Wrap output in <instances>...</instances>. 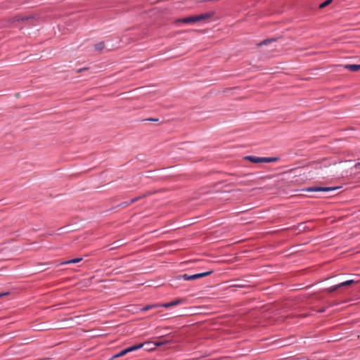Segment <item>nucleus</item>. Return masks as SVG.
I'll use <instances>...</instances> for the list:
<instances>
[{
  "instance_id": "obj_1",
  "label": "nucleus",
  "mask_w": 360,
  "mask_h": 360,
  "mask_svg": "<svg viewBox=\"0 0 360 360\" xmlns=\"http://www.w3.org/2000/svg\"><path fill=\"white\" fill-rule=\"evenodd\" d=\"M212 15H213L212 13H202V14H200V15H192V16H188V17L184 18H179V19L176 20L174 22L175 23L184 22V23H187V24L195 23V22H200V21L206 20L209 19L210 18H211Z\"/></svg>"
},
{
  "instance_id": "obj_2",
  "label": "nucleus",
  "mask_w": 360,
  "mask_h": 360,
  "mask_svg": "<svg viewBox=\"0 0 360 360\" xmlns=\"http://www.w3.org/2000/svg\"><path fill=\"white\" fill-rule=\"evenodd\" d=\"M244 159L252 163H269L276 162L278 160V158H263L252 155L245 156Z\"/></svg>"
},
{
  "instance_id": "obj_3",
  "label": "nucleus",
  "mask_w": 360,
  "mask_h": 360,
  "mask_svg": "<svg viewBox=\"0 0 360 360\" xmlns=\"http://www.w3.org/2000/svg\"><path fill=\"white\" fill-rule=\"evenodd\" d=\"M212 273H213V271H209L200 273V274H193V275H188V274H185L179 275V276H176V279H178V280L184 279V281L195 280L198 278H200L209 276Z\"/></svg>"
},
{
  "instance_id": "obj_4",
  "label": "nucleus",
  "mask_w": 360,
  "mask_h": 360,
  "mask_svg": "<svg viewBox=\"0 0 360 360\" xmlns=\"http://www.w3.org/2000/svg\"><path fill=\"white\" fill-rule=\"evenodd\" d=\"M143 344L141 343V344H138V345L129 347L126 348L124 349H122L119 353L115 354L112 356V359H115V358L123 356H124L125 354H127L129 352H131L137 350L139 349H141V347H143Z\"/></svg>"
},
{
  "instance_id": "obj_5",
  "label": "nucleus",
  "mask_w": 360,
  "mask_h": 360,
  "mask_svg": "<svg viewBox=\"0 0 360 360\" xmlns=\"http://www.w3.org/2000/svg\"><path fill=\"white\" fill-rule=\"evenodd\" d=\"M337 189L336 187H322V186H312L303 189L307 192L311 191H330Z\"/></svg>"
},
{
  "instance_id": "obj_6",
  "label": "nucleus",
  "mask_w": 360,
  "mask_h": 360,
  "mask_svg": "<svg viewBox=\"0 0 360 360\" xmlns=\"http://www.w3.org/2000/svg\"><path fill=\"white\" fill-rule=\"evenodd\" d=\"M341 67L344 68L345 69L349 70L351 72H357L360 70V64L359 65H341Z\"/></svg>"
},
{
  "instance_id": "obj_7",
  "label": "nucleus",
  "mask_w": 360,
  "mask_h": 360,
  "mask_svg": "<svg viewBox=\"0 0 360 360\" xmlns=\"http://www.w3.org/2000/svg\"><path fill=\"white\" fill-rule=\"evenodd\" d=\"M82 260V257H78V258L65 261V262H62L61 264H75V263H78V262H81Z\"/></svg>"
},
{
  "instance_id": "obj_8",
  "label": "nucleus",
  "mask_w": 360,
  "mask_h": 360,
  "mask_svg": "<svg viewBox=\"0 0 360 360\" xmlns=\"http://www.w3.org/2000/svg\"><path fill=\"white\" fill-rule=\"evenodd\" d=\"M159 307V304H148L146 305L145 307L142 308L141 311H146L153 309H155Z\"/></svg>"
},
{
  "instance_id": "obj_9",
  "label": "nucleus",
  "mask_w": 360,
  "mask_h": 360,
  "mask_svg": "<svg viewBox=\"0 0 360 360\" xmlns=\"http://www.w3.org/2000/svg\"><path fill=\"white\" fill-rule=\"evenodd\" d=\"M146 195H140V196L136 197V198H132V199H131L129 202H126V204H127V205H131V204H132V203H134V202H137L138 200H139L140 199H141V198H144V197H146Z\"/></svg>"
},
{
  "instance_id": "obj_10",
  "label": "nucleus",
  "mask_w": 360,
  "mask_h": 360,
  "mask_svg": "<svg viewBox=\"0 0 360 360\" xmlns=\"http://www.w3.org/2000/svg\"><path fill=\"white\" fill-rule=\"evenodd\" d=\"M185 302V299H183V298H178L174 301H172V306H176V305H179V304H181L182 303H184Z\"/></svg>"
},
{
  "instance_id": "obj_11",
  "label": "nucleus",
  "mask_w": 360,
  "mask_h": 360,
  "mask_svg": "<svg viewBox=\"0 0 360 360\" xmlns=\"http://www.w3.org/2000/svg\"><path fill=\"white\" fill-rule=\"evenodd\" d=\"M122 243L120 240L115 241L112 243V247L110 248V250H114L121 245H122Z\"/></svg>"
},
{
  "instance_id": "obj_12",
  "label": "nucleus",
  "mask_w": 360,
  "mask_h": 360,
  "mask_svg": "<svg viewBox=\"0 0 360 360\" xmlns=\"http://www.w3.org/2000/svg\"><path fill=\"white\" fill-rule=\"evenodd\" d=\"M354 283V280H348L347 281H345V282H342V283H340V287H345V286H348V285H350L351 284Z\"/></svg>"
},
{
  "instance_id": "obj_13",
  "label": "nucleus",
  "mask_w": 360,
  "mask_h": 360,
  "mask_svg": "<svg viewBox=\"0 0 360 360\" xmlns=\"http://www.w3.org/2000/svg\"><path fill=\"white\" fill-rule=\"evenodd\" d=\"M339 288H340V284H338V285H333V286H331V287L327 288L326 290L328 292H332L338 290Z\"/></svg>"
},
{
  "instance_id": "obj_14",
  "label": "nucleus",
  "mask_w": 360,
  "mask_h": 360,
  "mask_svg": "<svg viewBox=\"0 0 360 360\" xmlns=\"http://www.w3.org/2000/svg\"><path fill=\"white\" fill-rule=\"evenodd\" d=\"M105 45L103 42H100L95 45V49L97 51H101L104 48Z\"/></svg>"
},
{
  "instance_id": "obj_15",
  "label": "nucleus",
  "mask_w": 360,
  "mask_h": 360,
  "mask_svg": "<svg viewBox=\"0 0 360 360\" xmlns=\"http://www.w3.org/2000/svg\"><path fill=\"white\" fill-rule=\"evenodd\" d=\"M332 2V0H326V1H324L323 3L321 4L319 7L321 8H325L326 6H327L328 5H329L330 3Z\"/></svg>"
},
{
  "instance_id": "obj_16",
  "label": "nucleus",
  "mask_w": 360,
  "mask_h": 360,
  "mask_svg": "<svg viewBox=\"0 0 360 360\" xmlns=\"http://www.w3.org/2000/svg\"><path fill=\"white\" fill-rule=\"evenodd\" d=\"M165 307V308H169V307H173V306H172V302H167V303H164V304H159V307Z\"/></svg>"
},
{
  "instance_id": "obj_17",
  "label": "nucleus",
  "mask_w": 360,
  "mask_h": 360,
  "mask_svg": "<svg viewBox=\"0 0 360 360\" xmlns=\"http://www.w3.org/2000/svg\"><path fill=\"white\" fill-rule=\"evenodd\" d=\"M170 342L169 340H165V341H158V342H155V346H162L165 344H167V343H169Z\"/></svg>"
},
{
  "instance_id": "obj_18",
  "label": "nucleus",
  "mask_w": 360,
  "mask_h": 360,
  "mask_svg": "<svg viewBox=\"0 0 360 360\" xmlns=\"http://www.w3.org/2000/svg\"><path fill=\"white\" fill-rule=\"evenodd\" d=\"M15 20H16V21H20V20L23 21V20H27L28 18L26 17V18H20L18 17H15Z\"/></svg>"
},
{
  "instance_id": "obj_19",
  "label": "nucleus",
  "mask_w": 360,
  "mask_h": 360,
  "mask_svg": "<svg viewBox=\"0 0 360 360\" xmlns=\"http://www.w3.org/2000/svg\"><path fill=\"white\" fill-rule=\"evenodd\" d=\"M271 41V39L270 40H264L261 44H267L268 43H269L270 41Z\"/></svg>"
},
{
  "instance_id": "obj_20",
  "label": "nucleus",
  "mask_w": 360,
  "mask_h": 360,
  "mask_svg": "<svg viewBox=\"0 0 360 360\" xmlns=\"http://www.w3.org/2000/svg\"><path fill=\"white\" fill-rule=\"evenodd\" d=\"M8 295V292H3V293H0V298L3 296H5V295Z\"/></svg>"
},
{
  "instance_id": "obj_21",
  "label": "nucleus",
  "mask_w": 360,
  "mask_h": 360,
  "mask_svg": "<svg viewBox=\"0 0 360 360\" xmlns=\"http://www.w3.org/2000/svg\"><path fill=\"white\" fill-rule=\"evenodd\" d=\"M148 120L157 122V121H158V119L150 118V119H148Z\"/></svg>"
},
{
  "instance_id": "obj_22",
  "label": "nucleus",
  "mask_w": 360,
  "mask_h": 360,
  "mask_svg": "<svg viewBox=\"0 0 360 360\" xmlns=\"http://www.w3.org/2000/svg\"><path fill=\"white\" fill-rule=\"evenodd\" d=\"M356 168H360V162H358L355 165Z\"/></svg>"
}]
</instances>
